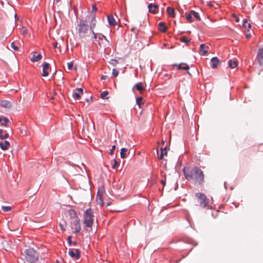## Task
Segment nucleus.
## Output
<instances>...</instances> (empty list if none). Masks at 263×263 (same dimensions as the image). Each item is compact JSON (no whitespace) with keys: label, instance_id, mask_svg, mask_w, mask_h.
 Listing matches in <instances>:
<instances>
[{"label":"nucleus","instance_id":"9d476101","mask_svg":"<svg viewBox=\"0 0 263 263\" xmlns=\"http://www.w3.org/2000/svg\"><path fill=\"white\" fill-rule=\"evenodd\" d=\"M49 64L48 63H44L43 64V73L42 76L43 77H47L48 76V71L49 70Z\"/></svg>","mask_w":263,"mask_h":263},{"label":"nucleus","instance_id":"f8f14e48","mask_svg":"<svg viewBox=\"0 0 263 263\" xmlns=\"http://www.w3.org/2000/svg\"><path fill=\"white\" fill-rule=\"evenodd\" d=\"M149 11L151 13L155 14L158 12V6L157 4H149L148 6Z\"/></svg>","mask_w":263,"mask_h":263},{"label":"nucleus","instance_id":"0e129e2a","mask_svg":"<svg viewBox=\"0 0 263 263\" xmlns=\"http://www.w3.org/2000/svg\"><path fill=\"white\" fill-rule=\"evenodd\" d=\"M14 16H15V17L16 18V13L15 14Z\"/></svg>","mask_w":263,"mask_h":263},{"label":"nucleus","instance_id":"f257e3e1","mask_svg":"<svg viewBox=\"0 0 263 263\" xmlns=\"http://www.w3.org/2000/svg\"><path fill=\"white\" fill-rule=\"evenodd\" d=\"M96 23L95 16L91 17L89 21V25L86 20H80L77 27V31L78 37L82 42L93 41L94 39H97V33L93 31V29L96 26Z\"/></svg>","mask_w":263,"mask_h":263},{"label":"nucleus","instance_id":"4d7b16f0","mask_svg":"<svg viewBox=\"0 0 263 263\" xmlns=\"http://www.w3.org/2000/svg\"><path fill=\"white\" fill-rule=\"evenodd\" d=\"M235 21H236V22H239V19L237 17H236Z\"/></svg>","mask_w":263,"mask_h":263},{"label":"nucleus","instance_id":"8fccbe9b","mask_svg":"<svg viewBox=\"0 0 263 263\" xmlns=\"http://www.w3.org/2000/svg\"><path fill=\"white\" fill-rule=\"evenodd\" d=\"M106 78H107V76H102L101 77V79L103 80H106Z\"/></svg>","mask_w":263,"mask_h":263},{"label":"nucleus","instance_id":"5701e85b","mask_svg":"<svg viewBox=\"0 0 263 263\" xmlns=\"http://www.w3.org/2000/svg\"><path fill=\"white\" fill-rule=\"evenodd\" d=\"M211 62L212 63V67L213 68H216L219 63V61L217 57L212 58L211 59Z\"/></svg>","mask_w":263,"mask_h":263},{"label":"nucleus","instance_id":"20e7f679","mask_svg":"<svg viewBox=\"0 0 263 263\" xmlns=\"http://www.w3.org/2000/svg\"><path fill=\"white\" fill-rule=\"evenodd\" d=\"M95 216L91 209L86 210L84 214V223L88 228L92 227Z\"/></svg>","mask_w":263,"mask_h":263},{"label":"nucleus","instance_id":"e433bc0d","mask_svg":"<svg viewBox=\"0 0 263 263\" xmlns=\"http://www.w3.org/2000/svg\"><path fill=\"white\" fill-rule=\"evenodd\" d=\"M11 47L13 50L15 51H17L18 50V47L16 45H15V43L14 42L11 43Z\"/></svg>","mask_w":263,"mask_h":263},{"label":"nucleus","instance_id":"7c9ffc66","mask_svg":"<svg viewBox=\"0 0 263 263\" xmlns=\"http://www.w3.org/2000/svg\"><path fill=\"white\" fill-rule=\"evenodd\" d=\"M193 14L191 13V11L190 13L187 14L186 16V18L189 22L191 23L193 22V18H192Z\"/></svg>","mask_w":263,"mask_h":263},{"label":"nucleus","instance_id":"9b49d317","mask_svg":"<svg viewBox=\"0 0 263 263\" xmlns=\"http://www.w3.org/2000/svg\"><path fill=\"white\" fill-rule=\"evenodd\" d=\"M0 106L6 109H10L12 107V103L8 100H1Z\"/></svg>","mask_w":263,"mask_h":263},{"label":"nucleus","instance_id":"338daca9","mask_svg":"<svg viewBox=\"0 0 263 263\" xmlns=\"http://www.w3.org/2000/svg\"><path fill=\"white\" fill-rule=\"evenodd\" d=\"M74 69L76 70H77V68L75 67H74Z\"/></svg>","mask_w":263,"mask_h":263},{"label":"nucleus","instance_id":"393cba45","mask_svg":"<svg viewBox=\"0 0 263 263\" xmlns=\"http://www.w3.org/2000/svg\"><path fill=\"white\" fill-rule=\"evenodd\" d=\"M167 13L168 14V15L172 17H175V10H174V9L172 8V7H168L167 8Z\"/></svg>","mask_w":263,"mask_h":263},{"label":"nucleus","instance_id":"aec40b11","mask_svg":"<svg viewBox=\"0 0 263 263\" xmlns=\"http://www.w3.org/2000/svg\"><path fill=\"white\" fill-rule=\"evenodd\" d=\"M42 56L41 54H37L36 52H34L33 55L31 59V61L32 62H38L41 60Z\"/></svg>","mask_w":263,"mask_h":263},{"label":"nucleus","instance_id":"37998d69","mask_svg":"<svg viewBox=\"0 0 263 263\" xmlns=\"http://www.w3.org/2000/svg\"><path fill=\"white\" fill-rule=\"evenodd\" d=\"M115 148H116V145H114L112 146L111 149L110 150V152H109L110 155H112L114 154V150L115 149Z\"/></svg>","mask_w":263,"mask_h":263},{"label":"nucleus","instance_id":"cd10ccee","mask_svg":"<svg viewBox=\"0 0 263 263\" xmlns=\"http://www.w3.org/2000/svg\"><path fill=\"white\" fill-rule=\"evenodd\" d=\"M127 151V149L126 148H121L120 151V156L122 158L124 159L126 158Z\"/></svg>","mask_w":263,"mask_h":263},{"label":"nucleus","instance_id":"a19ab883","mask_svg":"<svg viewBox=\"0 0 263 263\" xmlns=\"http://www.w3.org/2000/svg\"><path fill=\"white\" fill-rule=\"evenodd\" d=\"M60 228L62 230V231H65V228L66 227V223L65 222H64V223H60Z\"/></svg>","mask_w":263,"mask_h":263},{"label":"nucleus","instance_id":"49530a36","mask_svg":"<svg viewBox=\"0 0 263 263\" xmlns=\"http://www.w3.org/2000/svg\"><path fill=\"white\" fill-rule=\"evenodd\" d=\"M92 12H95L97 10V8L96 5H93L92 6Z\"/></svg>","mask_w":263,"mask_h":263},{"label":"nucleus","instance_id":"e2e57ef3","mask_svg":"<svg viewBox=\"0 0 263 263\" xmlns=\"http://www.w3.org/2000/svg\"><path fill=\"white\" fill-rule=\"evenodd\" d=\"M54 99L53 97H51V99Z\"/></svg>","mask_w":263,"mask_h":263},{"label":"nucleus","instance_id":"f03ea898","mask_svg":"<svg viewBox=\"0 0 263 263\" xmlns=\"http://www.w3.org/2000/svg\"><path fill=\"white\" fill-rule=\"evenodd\" d=\"M185 178L192 180L195 183L201 185L204 182V175L202 171L196 166L184 167L183 170Z\"/></svg>","mask_w":263,"mask_h":263},{"label":"nucleus","instance_id":"7ed1b4c3","mask_svg":"<svg viewBox=\"0 0 263 263\" xmlns=\"http://www.w3.org/2000/svg\"><path fill=\"white\" fill-rule=\"evenodd\" d=\"M25 258L28 262L34 263L39 259V254L33 248H29L25 251Z\"/></svg>","mask_w":263,"mask_h":263},{"label":"nucleus","instance_id":"a18cd8bd","mask_svg":"<svg viewBox=\"0 0 263 263\" xmlns=\"http://www.w3.org/2000/svg\"><path fill=\"white\" fill-rule=\"evenodd\" d=\"M71 236H69L68 237V243H69V245H71L72 244V240H71Z\"/></svg>","mask_w":263,"mask_h":263},{"label":"nucleus","instance_id":"2f4dec72","mask_svg":"<svg viewBox=\"0 0 263 263\" xmlns=\"http://www.w3.org/2000/svg\"><path fill=\"white\" fill-rule=\"evenodd\" d=\"M191 13L193 14V15H194V16L197 20H200V16L197 12H195V11L192 10Z\"/></svg>","mask_w":263,"mask_h":263},{"label":"nucleus","instance_id":"4c0bfd02","mask_svg":"<svg viewBox=\"0 0 263 263\" xmlns=\"http://www.w3.org/2000/svg\"><path fill=\"white\" fill-rule=\"evenodd\" d=\"M96 201H97V204L100 205L101 206H102L103 205V199H101V198L96 199Z\"/></svg>","mask_w":263,"mask_h":263},{"label":"nucleus","instance_id":"2eb2a0df","mask_svg":"<svg viewBox=\"0 0 263 263\" xmlns=\"http://www.w3.org/2000/svg\"><path fill=\"white\" fill-rule=\"evenodd\" d=\"M157 153H158V150ZM164 155H167L166 146H165L164 147H161L160 154H159V153H158V159L162 160Z\"/></svg>","mask_w":263,"mask_h":263},{"label":"nucleus","instance_id":"c85d7f7f","mask_svg":"<svg viewBox=\"0 0 263 263\" xmlns=\"http://www.w3.org/2000/svg\"><path fill=\"white\" fill-rule=\"evenodd\" d=\"M180 41L182 42L186 43L187 45L190 42L191 40L187 39L186 36H184L180 39Z\"/></svg>","mask_w":263,"mask_h":263},{"label":"nucleus","instance_id":"473e14b6","mask_svg":"<svg viewBox=\"0 0 263 263\" xmlns=\"http://www.w3.org/2000/svg\"><path fill=\"white\" fill-rule=\"evenodd\" d=\"M112 168L115 169L119 165V164L118 162V161L115 159H113L112 160Z\"/></svg>","mask_w":263,"mask_h":263},{"label":"nucleus","instance_id":"69168bd1","mask_svg":"<svg viewBox=\"0 0 263 263\" xmlns=\"http://www.w3.org/2000/svg\"><path fill=\"white\" fill-rule=\"evenodd\" d=\"M107 204V205H110V203L109 202H108Z\"/></svg>","mask_w":263,"mask_h":263},{"label":"nucleus","instance_id":"09e8293b","mask_svg":"<svg viewBox=\"0 0 263 263\" xmlns=\"http://www.w3.org/2000/svg\"><path fill=\"white\" fill-rule=\"evenodd\" d=\"M53 47L54 48H58V43L57 42H55L53 44ZM59 48L60 49L61 48V47H59Z\"/></svg>","mask_w":263,"mask_h":263},{"label":"nucleus","instance_id":"3c124183","mask_svg":"<svg viewBox=\"0 0 263 263\" xmlns=\"http://www.w3.org/2000/svg\"><path fill=\"white\" fill-rule=\"evenodd\" d=\"M59 81H60V82H59L60 84H63V77H61V79L59 80Z\"/></svg>","mask_w":263,"mask_h":263},{"label":"nucleus","instance_id":"de8ad7c7","mask_svg":"<svg viewBox=\"0 0 263 263\" xmlns=\"http://www.w3.org/2000/svg\"><path fill=\"white\" fill-rule=\"evenodd\" d=\"M161 183H162V184L164 186L165 185V184H166V179H162L161 180Z\"/></svg>","mask_w":263,"mask_h":263},{"label":"nucleus","instance_id":"79ce46f5","mask_svg":"<svg viewBox=\"0 0 263 263\" xmlns=\"http://www.w3.org/2000/svg\"><path fill=\"white\" fill-rule=\"evenodd\" d=\"M67 65H68V69L69 70H70L72 69L73 66V62H70L69 63H67Z\"/></svg>","mask_w":263,"mask_h":263},{"label":"nucleus","instance_id":"ea45409f","mask_svg":"<svg viewBox=\"0 0 263 263\" xmlns=\"http://www.w3.org/2000/svg\"><path fill=\"white\" fill-rule=\"evenodd\" d=\"M119 72L116 69H113L112 71V75L114 77H116L118 76Z\"/></svg>","mask_w":263,"mask_h":263},{"label":"nucleus","instance_id":"58836bf2","mask_svg":"<svg viewBox=\"0 0 263 263\" xmlns=\"http://www.w3.org/2000/svg\"><path fill=\"white\" fill-rule=\"evenodd\" d=\"M110 64L112 65V66H115L117 65L118 63V61L115 59H111L110 62Z\"/></svg>","mask_w":263,"mask_h":263},{"label":"nucleus","instance_id":"dca6fc26","mask_svg":"<svg viewBox=\"0 0 263 263\" xmlns=\"http://www.w3.org/2000/svg\"><path fill=\"white\" fill-rule=\"evenodd\" d=\"M174 66H176L178 70H187L190 68L189 65L187 64L184 63H180L178 65H174Z\"/></svg>","mask_w":263,"mask_h":263},{"label":"nucleus","instance_id":"0eeeda50","mask_svg":"<svg viewBox=\"0 0 263 263\" xmlns=\"http://www.w3.org/2000/svg\"><path fill=\"white\" fill-rule=\"evenodd\" d=\"M72 212L76 216V219L73 221V225L74 226V233L77 234L78 233L81 229V224L80 223V220L78 219L76 213L74 211H72Z\"/></svg>","mask_w":263,"mask_h":263},{"label":"nucleus","instance_id":"423d86ee","mask_svg":"<svg viewBox=\"0 0 263 263\" xmlns=\"http://www.w3.org/2000/svg\"><path fill=\"white\" fill-rule=\"evenodd\" d=\"M97 37H98V44L100 47L104 48L108 45L109 42L103 34L97 33Z\"/></svg>","mask_w":263,"mask_h":263},{"label":"nucleus","instance_id":"6ab92c4d","mask_svg":"<svg viewBox=\"0 0 263 263\" xmlns=\"http://www.w3.org/2000/svg\"><path fill=\"white\" fill-rule=\"evenodd\" d=\"M107 21L109 25L115 26L117 24V22L114 16L110 14L107 15Z\"/></svg>","mask_w":263,"mask_h":263},{"label":"nucleus","instance_id":"c03bdc74","mask_svg":"<svg viewBox=\"0 0 263 263\" xmlns=\"http://www.w3.org/2000/svg\"><path fill=\"white\" fill-rule=\"evenodd\" d=\"M99 198L103 199L102 194L99 191L98 192L97 197H96V199H99Z\"/></svg>","mask_w":263,"mask_h":263},{"label":"nucleus","instance_id":"5fc2aeb1","mask_svg":"<svg viewBox=\"0 0 263 263\" xmlns=\"http://www.w3.org/2000/svg\"><path fill=\"white\" fill-rule=\"evenodd\" d=\"M207 4L208 6H210V7H212V4H211V2H208L207 3Z\"/></svg>","mask_w":263,"mask_h":263},{"label":"nucleus","instance_id":"a878e982","mask_svg":"<svg viewBox=\"0 0 263 263\" xmlns=\"http://www.w3.org/2000/svg\"><path fill=\"white\" fill-rule=\"evenodd\" d=\"M242 26L245 29H247L248 31H249L251 28V23L248 22L247 19L243 20Z\"/></svg>","mask_w":263,"mask_h":263},{"label":"nucleus","instance_id":"6e6552de","mask_svg":"<svg viewBox=\"0 0 263 263\" xmlns=\"http://www.w3.org/2000/svg\"><path fill=\"white\" fill-rule=\"evenodd\" d=\"M256 59L259 65L263 66V48H260L258 50Z\"/></svg>","mask_w":263,"mask_h":263},{"label":"nucleus","instance_id":"412c9836","mask_svg":"<svg viewBox=\"0 0 263 263\" xmlns=\"http://www.w3.org/2000/svg\"><path fill=\"white\" fill-rule=\"evenodd\" d=\"M158 29L162 32H165L167 30V27L164 22H161L158 24Z\"/></svg>","mask_w":263,"mask_h":263},{"label":"nucleus","instance_id":"f3484780","mask_svg":"<svg viewBox=\"0 0 263 263\" xmlns=\"http://www.w3.org/2000/svg\"><path fill=\"white\" fill-rule=\"evenodd\" d=\"M10 146V144L9 142L7 140H5L4 142H0L1 148L3 151H6L8 149Z\"/></svg>","mask_w":263,"mask_h":263},{"label":"nucleus","instance_id":"6e6d98bb","mask_svg":"<svg viewBox=\"0 0 263 263\" xmlns=\"http://www.w3.org/2000/svg\"><path fill=\"white\" fill-rule=\"evenodd\" d=\"M72 244H73L74 246H76L77 245V242L76 241H74V242H72Z\"/></svg>","mask_w":263,"mask_h":263},{"label":"nucleus","instance_id":"72a5a7b5","mask_svg":"<svg viewBox=\"0 0 263 263\" xmlns=\"http://www.w3.org/2000/svg\"><path fill=\"white\" fill-rule=\"evenodd\" d=\"M143 99L142 97H139L137 99V104L139 105V107H140L141 104H143Z\"/></svg>","mask_w":263,"mask_h":263},{"label":"nucleus","instance_id":"ddd939ff","mask_svg":"<svg viewBox=\"0 0 263 263\" xmlns=\"http://www.w3.org/2000/svg\"><path fill=\"white\" fill-rule=\"evenodd\" d=\"M83 94V89L81 88H77L73 92V97L76 99H79Z\"/></svg>","mask_w":263,"mask_h":263},{"label":"nucleus","instance_id":"4be33fe9","mask_svg":"<svg viewBox=\"0 0 263 263\" xmlns=\"http://www.w3.org/2000/svg\"><path fill=\"white\" fill-rule=\"evenodd\" d=\"M135 88L137 90L139 91L140 92H142L145 90V88L143 86H142V83H138L135 85V86L133 87V89Z\"/></svg>","mask_w":263,"mask_h":263},{"label":"nucleus","instance_id":"4468645a","mask_svg":"<svg viewBox=\"0 0 263 263\" xmlns=\"http://www.w3.org/2000/svg\"><path fill=\"white\" fill-rule=\"evenodd\" d=\"M0 122L3 126L8 127L10 123L9 120L6 117H0Z\"/></svg>","mask_w":263,"mask_h":263},{"label":"nucleus","instance_id":"39448f33","mask_svg":"<svg viewBox=\"0 0 263 263\" xmlns=\"http://www.w3.org/2000/svg\"><path fill=\"white\" fill-rule=\"evenodd\" d=\"M195 195L201 207L204 208L208 205L209 200L204 194L197 193Z\"/></svg>","mask_w":263,"mask_h":263},{"label":"nucleus","instance_id":"13d9d810","mask_svg":"<svg viewBox=\"0 0 263 263\" xmlns=\"http://www.w3.org/2000/svg\"><path fill=\"white\" fill-rule=\"evenodd\" d=\"M53 93L54 94V95H56L57 94L54 90H53Z\"/></svg>","mask_w":263,"mask_h":263},{"label":"nucleus","instance_id":"052dcab7","mask_svg":"<svg viewBox=\"0 0 263 263\" xmlns=\"http://www.w3.org/2000/svg\"><path fill=\"white\" fill-rule=\"evenodd\" d=\"M57 3H58L60 2V0H55Z\"/></svg>","mask_w":263,"mask_h":263},{"label":"nucleus","instance_id":"b1692460","mask_svg":"<svg viewBox=\"0 0 263 263\" xmlns=\"http://www.w3.org/2000/svg\"><path fill=\"white\" fill-rule=\"evenodd\" d=\"M228 65L231 68H234L238 66V62L236 60H230L228 62Z\"/></svg>","mask_w":263,"mask_h":263},{"label":"nucleus","instance_id":"c9c22d12","mask_svg":"<svg viewBox=\"0 0 263 263\" xmlns=\"http://www.w3.org/2000/svg\"><path fill=\"white\" fill-rule=\"evenodd\" d=\"M108 94V91H103L101 94V98L102 99H107V95Z\"/></svg>","mask_w":263,"mask_h":263},{"label":"nucleus","instance_id":"603ef678","mask_svg":"<svg viewBox=\"0 0 263 263\" xmlns=\"http://www.w3.org/2000/svg\"><path fill=\"white\" fill-rule=\"evenodd\" d=\"M246 36L247 38L249 39L251 37V35L250 33H248V34H247Z\"/></svg>","mask_w":263,"mask_h":263},{"label":"nucleus","instance_id":"864d4df0","mask_svg":"<svg viewBox=\"0 0 263 263\" xmlns=\"http://www.w3.org/2000/svg\"><path fill=\"white\" fill-rule=\"evenodd\" d=\"M21 132L22 134H24H24H26V129H24V130L21 129Z\"/></svg>","mask_w":263,"mask_h":263},{"label":"nucleus","instance_id":"f704fd0d","mask_svg":"<svg viewBox=\"0 0 263 263\" xmlns=\"http://www.w3.org/2000/svg\"><path fill=\"white\" fill-rule=\"evenodd\" d=\"M21 30L22 31V34L23 36H25L28 33V30L26 27H22L21 28Z\"/></svg>","mask_w":263,"mask_h":263},{"label":"nucleus","instance_id":"bb28decb","mask_svg":"<svg viewBox=\"0 0 263 263\" xmlns=\"http://www.w3.org/2000/svg\"><path fill=\"white\" fill-rule=\"evenodd\" d=\"M4 130L2 129H0V139L4 140L7 139L9 137V134L8 133H5L3 134Z\"/></svg>","mask_w":263,"mask_h":263},{"label":"nucleus","instance_id":"680f3d73","mask_svg":"<svg viewBox=\"0 0 263 263\" xmlns=\"http://www.w3.org/2000/svg\"><path fill=\"white\" fill-rule=\"evenodd\" d=\"M55 263H59V261L58 260H57Z\"/></svg>","mask_w":263,"mask_h":263},{"label":"nucleus","instance_id":"1a4fd4ad","mask_svg":"<svg viewBox=\"0 0 263 263\" xmlns=\"http://www.w3.org/2000/svg\"><path fill=\"white\" fill-rule=\"evenodd\" d=\"M68 254L71 257L75 259H78L80 257V252L78 249H70Z\"/></svg>","mask_w":263,"mask_h":263},{"label":"nucleus","instance_id":"a211bd4d","mask_svg":"<svg viewBox=\"0 0 263 263\" xmlns=\"http://www.w3.org/2000/svg\"><path fill=\"white\" fill-rule=\"evenodd\" d=\"M209 48V47L208 46H206L204 44H202L200 46V49L199 51L202 53V55H205L208 53V49Z\"/></svg>","mask_w":263,"mask_h":263},{"label":"nucleus","instance_id":"c756f323","mask_svg":"<svg viewBox=\"0 0 263 263\" xmlns=\"http://www.w3.org/2000/svg\"><path fill=\"white\" fill-rule=\"evenodd\" d=\"M1 209L4 212H8L11 211L12 210L11 207L9 206H2Z\"/></svg>","mask_w":263,"mask_h":263},{"label":"nucleus","instance_id":"bf43d9fd","mask_svg":"<svg viewBox=\"0 0 263 263\" xmlns=\"http://www.w3.org/2000/svg\"><path fill=\"white\" fill-rule=\"evenodd\" d=\"M163 177L164 178V179H166V175L165 174L163 175Z\"/></svg>","mask_w":263,"mask_h":263}]
</instances>
